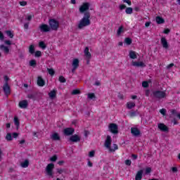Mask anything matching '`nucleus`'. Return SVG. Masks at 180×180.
Segmentation results:
<instances>
[{
    "instance_id": "obj_1",
    "label": "nucleus",
    "mask_w": 180,
    "mask_h": 180,
    "mask_svg": "<svg viewBox=\"0 0 180 180\" xmlns=\"http://www.w3.org/2000/svg\"><path fill=\"white\" fill-rule=\"evenodd\" d=\"M91 4L88 2L84 3L79 8L80 13H84L83 18L80 20L77 27L81 30L86 26H89L91 25V13L89 12V8Z\"/></svg>"
},
{
    "instance_id": "obj_2",
    "label": "nucleus",
    "mask_w": 180,
    "mask_h": 180,
    "mask_svg": "<svg viewBox=\"0 0 180 180\" xmlns=\"http://www.w3.org/2000/svg\"><path fill=\"white\" fill-rule=\"evenodd\" d=\"M104 146L110 153H115L116 150L119 149V146H117V144L116 143H114L112 144V146H112V137L109 135L107 136Z\"/></svg>"
},
{
    "instance_id": "obj_3",
    "label": "nucleus",
    "mask_w": 180,
    "mask_h": 180,
    "mask_svg": "<svg viewBox=\"0 0 180 180\" xmlns=\"http://www.w3.org/2000/svg\"><path fill=\"white\" fill-rule=\"evenodd\" d=\"M49 25L51 30L57 31L60 27V22L54 18H51L49 20Z\"/></svg>"
},
{
    "instance_id": "obj_4",
    "label": "nucleus",
    "mask_w": 180,
    "mask_h": 180,
    "mask_svg": "<svg viewBox=\"0 0 180 180\" xmlns=\"http://www.w3.org/2000/svg\"><path fill=\"white\" fill-rule=\"evenodd\" d=\"M152 95L156 99H164L167 96V93L161 90H156L153 91Z\"/></svg>"
},
{
    "instance_id": "obj_5",
    "label": "nucleus",
    "mask_w": 180,
    "mask_h": 180,
    "mask_svg": "<svg viewBox=\"0 0 180 180\" xmlns=\"http://www.w3.org/2000/svg\"><path fill=\"white\" fill-rule=\"evenodd\" d=\"M29 99L32 101H39L41 98V93L40 91H34L27 95Z\"/></svg>"
},
{
    "instance_id": "obj_6",
    "label": "nucleus",
    "mask_w": 180,
    "mask_h": 180,
    "mask_svg": "<svg viewBox=\"0 0 180 180\" xmlns=\"http://www.w3.org/2000/svg\"><path fill=\"white\" fill-rule=\"evenodd\" d=\"M53 169H54V164L49 163L46 168V174L49 176H51V178H54V176L53 175Z\"/></svg>"
},
{
    "instance_id": "obj_7",
    "label": "nucleus",
    "mask_w": 180,
    "mask_h": 180,
    "mask_svg": "<svg viewBox=\"0 0 180 180\" xmlns=\"http://www.w3.org/2000/svg\"><path fill=\"white\" fill-rule=\"evenodd\" d=\"M108 129L112 133V134H117L119 133V127H117V124L111 123L108 126Z\"/></svg>"
},
{
    "instance_id": "obj_8",
    "label": "nucleus",
    "mask_w": 180,
    "mask_h": 180,
    "mask_svg": "<svg viewBox=\"0 0 180 180\" xmlns=\"http://www.w3.org/2000/svg\"><path fill=\"white\" fill-rule=\"evenodd\" d=\"M39 30L42 33H48V32L51 31V29L50 28V25L47 24H41L39 25Z\"/></svg>"
},
{
    "instance_id": "obj_9",
    "label": "nucleus",
    "mask_w": 180,
    "mask_h": 180,
    "mask_svg": "<svg viewBox=\"0 0 180 180\" xmlns=\"http://www.w3.org/2000/svg\"><path fill=\"white\" fill-rule=\"evenodd\" d=\"M158 129L164 133H168L169 131V128H168L164 123H159L158 124Z\"/></svg>"
},
{
    "instance_id": "obj_10",
    "label": "nucleus",
    "mask_w": 180,
    "mask_h": 180,
    "mask_svg": "<svg viewBox=\"0 0 180 180\" xmlns=\"http://www.w3.org/2000/svg\"><path fill=\"white\" fill-rule=\"evenodd\" d=\"M3 91L5 95L11 94V86H9V83L5 82L4 85L3 86Z\"/></svg>"
},
{
    "instance_id": "obj_11",
    "label": "nucleus",
    "mask_w": 180,
    "mask_h": 180,
    "mask_svg": "<svg viewBox=\"0 0 180 180\" xmlns=\"http://www.w3.org/2000/svg\"><path fill=\"white\" fill-rule=\"evenodd\" d=\"M160 43L163 49H165L166 50L169 49V45H168V41H167V39L165 38V37H162L161 38Z\"/></svg>"
},
{
    "instance_id": "obj_12",
    "label": "nucleus",
    "mask_w": 180,
    "mask_h": 180,
    "mask_svg": "<svg viewBox=\"0 0 180 180\" xmlns=\"http://www.w3.org/2000/svg\"><path fill=\"white\" fill-rule=\"evenodd\" d=\"M131 133L135 137H139V136L141 134V133L140 132V130L137 127L131 128Z\"/></svg>"
},
{
    "instance_id": "obj_13",
    "label": "nucleus",
    "mask_w": 180,
    "mask_h": 180,
    "mask_svg": "<svg viewBox=\"0 0 180 180\" xmlns=\"http://www.w3.org/2000/svg\"><path fill=\"white\" fill-rule=\"evenodd\" d=\"M75 129L73 128H65L63 130V133L65 136H71V134H74Z\"/></svg>"
},
{
    "instance_id": "obj_14",
    "label": "nucleus",
    "mask_w": 180,
    "mask_h": 180,
    "mask_svg": "<svg viewBox=\"0 0 180 180\" xmlns=\"http://www.w3.org/2000/svg\"><path fill=\"white\" fill-rule=\"evenodd\" d=\"M37 84L38 86H44L46 85V81L41 77V76H39L37 77Z\"/></svg>"
},
{
    "instance_id": "obj_15",
    "label": "nucleus",
    "mask_w": 180,
    "mask_h": 180,
    "mask_svg": "<svg viewBox=\"0 0 180 180\" xmlns=\"http://www.w3.org/2000/svg\"><path fill=\"white\" fill-rule=\"evenodd\" d=\"M132 65L134 67H141V68H144L146 67V65L143 62H137V61H132Z\"/></svg>"
},
{
    "instance_id": "obj_16",
    "label": "nucleus",
    "mask_w": 180,
    "mask_h": 180,
    "mask_svg": "<svg viewBox=\"0 0 180 180\" xmlns=\"http://www.w3.org/2000/svg\"><path fill=\"white\" fill-rule=\"evenodd\" d=\"M70 140L73 143H77V141H81V137L77 134H75L70 138Z\"/></svg>"
},
{
    "instance_id": "obj_17",
    "label": "nucleus",
    "mask_w": 180,
    "mask_h": 180,
    "mask_svg": "<svg viewBox=\"0 0 180 180\" xmlns=\"http://www.w3.org/2000/svg\"><path fill=\"white\" fill-rule=\"evenodd\" d=\"M50 99H56L57 98V90L53 89L49 93Z\"/></svg>"
},
{
    "instance_id": "obj_18",
    "label": "nucleus",
    "mask_w": 180,
    "mask_h": 180,
    "mask_svg": "<svg viewBox=\"0 0 180 180\" xmlns=\"http://www.w3.org/2000/svg\"><path fill=\"white\" fill-rule=\"evenodd\" d=\"M84 56L86 59L91 60V58H92V55L89 53V48L88 46L84 49Z\"/></svg>"
},
{
    "instance_id": "obj_19",
    "label": "nucleus",
    "mask_w": 180,
    "mask_h": 180,
    "mask_svg": "<svg viewBox=\"0 0 180 180\" xmlns=\"http://www.w3.org/2000/svg\"><path fill=\"white\" fill-rule=\"evenodd\" d=\"M0 50L1 51H4V53H5V54H9V47H8L4 44L0 45Z\"/></svg>"
},
{
    "instance_id": "obj_20",
    "label": "nucleus",
    "mask_w": 180,
    "mask_h": 180,
    "mask_svg": "<svg viewBox=\"0 0 180 180\" xmlns=\"http://www.w3.org/2000/svg\"><path fill=\"white\" fill-rule=\"evenodd\" d=\"M27 101L26 100H23L22 101H20L19 103V106L22 108V109H26V108H27Z\"/></svg>"
},
{
    "instance_id": "obj_21",
    "label": "nucleus",
    "mask_w": 180,
    "mask_h": 180,
    "mask_svg": "<svg viewBox=\"0 0 180 180\" xmlns=\"http://www.w3.org/2000/svg\"><path fill=\"white\" fill-rule=\"evenodd\" d=\"M72 65L75 68H78V67H79V60L78 58L73 59V61L72 63Z\"/></svg>"
},
{
    "instance_id": "obj_22",
    "label": "nucleus",
    "mask_w": 180,
    "mask_h": 180,
    "mask_svg": "<svg viewBox=\"0 0 180 180\" xmlns=\"http://www.w3.org/2000/svg\"><path fill=\"white\" fill-rule=\"evenodd\" d=\"M156 23H158V25H162V23H165V20H164L161 16H157Z\"/></svg>"
},
{
    "instance_id": "obj_23",
    "label": "nucleus",
    "mask_w": 180,
    "mask_h": 180,
    "mask_svg": "<svg viewBox=\"0 0 180 180\" xmlns=\"http://www.w3.org/2000/svg\"><path fill=\"white\" fill-rule=\"evenodd\" d=\"M143 178V169L139 170L136 175L135 179L136 180H141Z\"/></svg>"
},
{
    "instance_id": "obj_24",
    "label": "nucleus",
    "mask_w": 180,
    "mask_h": 180,
    "mask_svg": "<svg viewBox=\"0 0 180 180\" xmlns=\"http://www.w3.org/2000/svg\"><path fill=\"white\" fill-rule=\"evenodd\" d=\"M129 58H131V60H136V58H137V54H136V51H129Z\"/></svg>"
},
{
    "instance_id": "obj_25",
    "label": "nucleus",
    "mask_w": 180,
    "mask_h": 180,
    "mask_svg": "<svg viewBox=\"0 0 180 180\" xmlns=\"http://www.w3.org/2000/svg\"><path fill=\"white\" fill-rule=\"evenodd\" d=\"M51 139H52V140H60V135L57 133H53L51 135Z\"/></svg>"
},
{
    "instance_id": "obj_26",
    "label": "nucleus",
    "mask_w": 180,
    "mask_h": 180,
    "mask_svg": "<svg viewBox=\"0 0 180 180\" xmlns=\"http://www.w3.org/2000/svg\"><path fill=\"white\" fill-rule=\"evenodd\" d=\"M124 42L125 43V44H127V46H130V44L133 43V40L130 37H127L124 39Z\"/></svg>"
},
{
    "instance_id": "obj_27",
    "label": "nucleus",
    "mask_w": 180,
    "mask_h": 180,
    "mask_svg": "<svg viewBox=\"0 0 180 180\" xmlns=\"http://www.w3.org/2000/svg\"><path fill=\"white\" fill-rule=\"evenodd\" d=\"M134 106H136V103H134V102H128L127 103V108L128 109H133V108H134Z\"/></svg>"
},
{
    "instance_id": "obj_28",
    "label": "nucleus",
    "mask_w": 180,
    "mask_h": 180,
    "mask_svg": "<svg viewBox=\"0 0 180 180\" xmlns=\"http://www.w3.org/2000/svg\"><path fill=\"white\" fill-rule=\"evenodd\" d=\"M22 168H27L29 167V160H25L24 162H21Z\"/></svg>"
},
{
    "instance_id": "obj_29",
    "label": "nucleus",
    "mask_w": 180,
    "mask_h": 180,
    "mask_svg": "<svg viewBox=\"0 0 180 180\" xmlns=\"http://www.w3.org/2000/svg\"><path fill=\"white\" fill-rule=\"evenodd\" d=\"M125 13H127V15H131V13H133V8L131 7L126 8Z\"/></svg>"
},
{
    "instance_id": "obj_30",
    "label": "nucleus",
    "mask_w": 180,
    "mask_h": 180,
    "mask_svg": "<svg viewBox=\"0 0 180 180\" xmlns=\"http://www.w3.org/2000/svg\"><path fill=\"white\" fill-rule=\"evenodd\" d=\"M37 65V62L36 61V60L32 59L30 61V67H33L34 68V67H36Z\"/></svg>"
},
{
    "instance_id": "obj_31",
    "label": "nucleus",
    "mask_w": 180,
    "mask_h": 180,
    "mask_svg": "<svg viewBox=\"0 0 180 180\" xmlns=\"http://www.w3.org/2000/svg\"><path fill=\"white\" fill-rule=\"evenodd\" d=\"M34 45L31 44L29 47V53H31L32 55L34 54Z\"/></svg>"
},
{
    "instance_id": "obj_32",
    "label": "nucleus",
    "mask_w": 180,
    "mask_h": 180,
    "mask_svg": "<svg viewBox=\"0 0 180 180\" xmlns=\"http://www.w3.org/2000/svg\"><path fill=\"white\" fill-rule=\"evenodd\" d=\"M123 32H124V30H123V26H120L118 28V30H117V36H120V34H122V33H123Z\"/></svg>"
},
{
    "instance_id": "obj_33",
    "label": "nucleus",
    "mask_w": 180,
    "mask_h": 180,
    "mask_svg": "<svg viewBox=\"0 0 180 180\" xmlns=\"http://www.w3.org/2000/svg\"><path fill=\"white\" fill-rule=\"evenodd\" d=\"M47 71L51 77H53L56 74V71L53 68H47Z\"/></svg>"
},
{
    "instance_id": "obj_34",
    "label": "nucleus",
    "mask_w": 180,
    "mask_h": 180,
    "mask_svg": "<svg viewBox=\"0 0 180 180\" xmlns=\"http://www.w3.org/2000/svg\"><path fill=\"white\" fill-rule=\"evenodd\" d=\"M58 81L61 83V84H64L65 82H67V79H65V77H64V76L61 75L59 77Z\"/></svg>"
},
{
    "instance_id": "obj_35",
    "label": "nucleus",
    "mask_w": 180,
    "mask_h": 180,
    "mask_svg": "<svg viewBox=\"0 0 180 180\" xmlns=\"http://www.w3.org/2000/svg\"><path fill=\"white\" fill-rule=\"evenodd\" d=\"M6 33L7 36H8V37H10V39H13V32H12V31L6 30Z\"/></svg>"
},
{
    "instance_id": "obj_36",
    "label": "nucleus",
    "mask_w": 180,
    "mask_h": 180,
    "mask_svg": "<svg viewBox=\"0 0 180 180\" xmlns=\"http://www.w3.org/2000/svg\"><path fill=\"white\" fill-rule=\"evenodd\" d=\"M151 173V167H146L144 169V174L145 175H148Z\"/></svg>"
},
{
    "instance_id": "obj_37",
    "label": "nucleus",
    "mask_w": 180,
    "mask_h": 180,
    "mask_svg": "<svg viewBox=\"0 0 180 180\" xmlns=\"http://www.w3.org/2000/svg\"><path fill=\"white\" fill-rule=\"evenodd\" d=\"M39 47H41V49H42L43 50H44L46 49V47H47V46H46V44L44 43V41H41L39 44Z\"/></svg>"
},
{
    "instance_id": "obj_38",
    "label": "nucleus",
    "mask_w": 180,
    "mask_h": 180,
    "mask_svg": "<svg viewBox=\"0 0 180 180\" xmlns=\"http://www.w3.org/2000/svg\"><path fill=\"white\" fill-rule=\"evenodd\" d=\"M14 123L15 124V126H17V127H19V124H20V122H19V118H18V117H14Z\"/></svg>"
},
{
    "instance_id": "obj_39",
    "label": "nucleus",
    "mask_w": 180,
    "mask_h": 180,
    "mask_svg": "<svg viewBox=\"0 0 180 180\" xmlns=\"http://www.w3.org/2000/svg\"><path fill=\"white\" fill-rule=\"evenodd\" d=\"M6 140H7V141H11L12 140V134L11 133H8L6 136Z\"/></svg>"
},
{
    "instance_id": "obj_40",
    "label": "nucleus",
    "mask_w": 180,
    "mask_h": 180,
    "mask_svg": "<svg viewBox=\"0 0 180 180\" xmlns=\"http://www.w3.org/2000/svg\"><path fill=\"white\" fill-rule=\"evenodd\" d=\"M88 98H89V99H95L96 98V96H95V94L89 93L88 94Z\"/></svg>"
},
{
    "instance_id": "obj_41",
    "label": "nucleus",
    "mask_w": 180,
    "mask_h": 180,
    "mask_svg": "<svg viewBox=\"0 0 180 180\" xmlns=\"http://www.w3.org/2000/svg\"><path fill=\"white\" fill-rule=\"evenodd\" d=\"M81 94V91L78 89H75L72 91V95H79Z\"/></svg>"
},
{
    "instance_id": "obj_42",
    "label": "nucleus",
    "mask_w": 180,
    "mask_h": 180,
    "mask_svg": "<svg viewBox=\"0 0 180 180\" xmlns=\"http://www.w3.org/2000/svg\"><path fill=\"white\" fill-rule=\"evenodd\" d=\"M34 57L39 58L41 56V51H37L36 52H34Z\"/></svg>"
},
{
    "instance_id": "obj_43",
    "label": "nucleus",
    "mask_w": 180,
    "mask_h": 180,
    "mask_svg": "<svg viewBox=\"0 0 180 180\" xmlns=\"http://www.w3.org/2000/svg\"><path fill=\"white\" fill-rule=\"evenodd\" d=\"M142 86H143V88H148V82L143 81L142 82Z\"/></svg>"
},
{
    "instance_id": "obj_44",
    "label": "nucleus",
    "mask_w": 180,
    "mask_h": 180,
    "mask_svg": "<svg viewBox=\"0 0 180 180\" xmlns=\"http://www.w3.org/2000/svg\"><path fill=\"white\" fill-rule=\"evenodd\" d=\"M95 156V150H91L89 153V157L90 158H92L93 157Z\"/></svg>"
},
{
    "instance_id": "obj_45",
    "label": "nucleus",
    "mask_w": 180,
    "mask_h": 180,
    "mask_svg": "<svg viewBox=\"0 0 180 180\" xmlns=\"http://www.w3.org/2000/svg\"><path fill=\"white\" fill-rule=\"evenodd\" d=\"M50 161H51L52 162L57 161V155H55L51 157Z\"/></svg>"
},
{
    "instance_id": "obj_46",
    "label": "nucleus",
    "mask_w": 180,
    "mask_h": 180,
    "mask_svg": "<svg viewBox=\"0 0 180 180\" xmlns=\"http://www.w3.org/2000/svg\"><path fill=\"white\" fill-rule=\"evenodd\" d=\"M58 174H64V172H65V169H56Z\"/></svg>"
},
{
    "instance_id": "obj_47",
    "label": "nucleus",
    "mask_w": 180,
    "mask_h": 180,
    "mask_svg": "<svg viewBox=\"0 0 180 180\" xmlns=\"http://www.w3.org/2000/svg\"><path fill=\"white\" fill-rule=\"evenodd\" d=\"M134 11H135V12H140L141 11V6H135Z\"/></svg>"
},
{
    "instance_id": "obj_48",
    "label": "nucleus",
    "mask_w": 180,
    "mask_h": 180,
    "mask_svg": "<svg viewBox=\"0 0 180 180\" xmlns=\"http://www.w3.org/2000/svg\"><path fill=\"white\" fill-rule=\"evenodd\" d=\"M120 11H123L124 9H126V5L125 4H120L119 6Z\"/></svg>"
},
{
    "instance_id": "obj_49",
    "label": "nucleus",
    "mask_w": 180,
    "mask_h": 180,
    "mask_svg": "<svg viewBox=\"0 0 180 180\" xmlns=\"http://www.w3.org/2000/svg\"><path fill=\"white\" fill-rule=\"evenodd\" d=\"M170 32H171V30L168 28L165 29V30L163 31V33L165 34H169Z\"/></svg>"
},
{
    "instance_id": "obj_50",
    "label": "nucleus",
    "mask_w": 180,
    "mask_h": 180,
    "mask_svg": "<svg viewBox=\"0 0 180 180\" xmlns=\"http://www.w3.org/2000/svg\"><path fill=\"white\" fill-rule=\"evenodd\" d=\"M20 6H26L27 5V2L25 1H20Z\"/></svg>"
},
{
    "instance_id": "obj_51",
    "label": "nucleus",
    "mask_w": 180,
    "mask_h": 180,
    "mask_svg": "<svg viewBox=\"0 0 180 180\" xmlns=\"http://www.w3.org/2000/svg\"><path fill=\"white\" fill-rule=\"evenodd\" d=\"M122 1L125 4H127V5H129V6H131V1H130V0H122Z\"/></svg>"
},
{
    "instance_id": "obj_52",
    "label": "nucleus",
    "mask_w": 180,
    "mask_h": 180,
    "mask_svg": "<svg viewBox=\"0 0 180 180\" xmlns=\"http://www.w3.org/2000/svg\"><path fill=\"white\" fill-rule=\"evenodd\" d=\"M5 39V36H4V33L0 31V40L2 41Z\"/></svg>"
},
{
    "instance_id": "obj_53",
    "label": "nucleus",
    "mask_w": 180,
    "mask_h": 180,
    "mask_svg": "<svg viewBox=\"0 0 180 180\" xmlns=\"http://www.w3.org/2000/svg\"><path fill=\"white\" fill-rule=\"evenodd\" d=\"M125 164L127 165H131V160H125Z\"/></svg>"
},
{
    "instance_id": "obj_54",
    "label": "nucleus",
    "mask_w": 180,
    "mask_h": 180,
    "mask_svg": "<svg viewBox=\"0 0 180 180\" xmlns=\"http://www.w3.org/2000/svg\"><path fill=\"white\" fill-rule=\"evenodd\" d=\"M24 29H26V30L29 29V22H26L24 24Z\"/></svg>"
},
{
    "instance_id": "obj_55",
    "label": "nucleus",
    "mask_w": 180,
    "mask_h": 180,
    "mask_svg": "<svg viewBox=\"0 0 180 180\" xmlns=\"http://www.w3.org/2000/svg\"><path fill=\"white\" fill-rule=\"evenodd\" d=\"M160 113H167V110L165 108H162L160 110Z\"/></svg>"
},
{
    "instance_id": "obj_56",
    "label": "nucleus",
    "mask_w": 180,
    "mask_h": 180,
    "mask_svg": "<svg viewBox=\"0 0 180 180\" xmlns=\"http://www.w3.org/2000/svg\"><path fill=\"white\" fill-rule=\"evenodd\" d=\"M174 67V63H170L167 66V70H170V68H172Z\"/></svg>"
},
{
    "instance_id": "obj_57",
    "label": "nucleus",
    "mask_w": 180,
    "mask_h": 180,
    "mask_svg": "<svg viewBox=\"0 0 180 180\" xmlns=\"http://www.w3.org/2000/svg\"><path fill=\"white\" fill-rule=\"evenodd\" d=\"M5 44H7V46H11V44H12V42L9 40H6Z\"/></svg>"
},
{
    "instance_id": "obj_58",
    "label": "nucleus",
    "mask_w": 180,
    "mask_h": 180,
    "mask_svg": "<svg viewBox=\"0 0 180 180\" xmlns=\"http://www.w3.org/2000/svg\"><path fill=\"white\" fill-rule=\"evenodd\" d=\"M172 172H178V168L174 167H172Z\"/></svg>"
},
{
    "instance_id": "obj_59",
    "label": "nucleus",
    "mask_w": 180,
    "mask_h": 180,
    "mask_svg": "<svg viewBox=\"0 0 180 180\" xmlns=\"http://www.w3.org/2000/svg\"><path fill=\"white\" fill-rule=\"evenodd\" d=\"M118 96L119 99H123V98H124L123 94H122L120 93H118V96Z\"/></svg>"
},
{
    "instance_id": "obj_60",
    "label": "nucleus",
    "mask_w": 180,
    "mask_h": 180,
    "mask_svg": "<svg viewBox=\"0 0 180 180\" xmlns=\"http://www.w3.org/2000/svg\"><path fill=\"white\" fill-rule=\"evenodd\" d=\"M151 25V22H146L145 23V27H148Z\"/></svg>"
},
{
    "instance_id": "obj_61",
    "label": "nucleus",
    "mask_w": 180,
    "mask_h": 180,
    "mask_svg": "<svg viewBox=\"0 0 180 180\" xmlns=\"http://www.w3.org/2000/svg\"><path fill=\"white\" fill-rule=\"evenodd\" d=\"M169 113H176V110H175V109L169 110Z\"/></svg>"
},
{
    "instance_id": "obj_62",
    "label": "nucleus",
    "mask_w": 180,
    "mask_h": 180,
    "mask_svg": "<svg viewBox=\"0 0 180 180\" xmlns=\"http://www.w3.org/2000/svg\"><path fill=\"white\" fill-rule=\"evenodd\" d=\"M4 81H6V82H8V81H9V77L7 75L4 76Z\"/></svg>"
},
{
    "instance_id": "obj_63",
    "label": "nucleus",
    "mask_w": 180,
    "mask_h": 180,
    "mask_svg": "<svg viewBox=\"0 0 180 180\" xmlns=\"http://www.w3.org/2000/svg\"><path fill=\"white\" fill-rule=\"evenodd\" d=\"M27 20H28V21L32 20V15H30L27 16Z\"/></svg>"
},
{
    "instance_id": "obj_64",
    "label": "nucleus",
    "mask_w": 180,
    "mask_h": 180,
    "mask_svg": "<svg viewBox=\"0 0 180 180\" xmlns=\"http://www.w3.org/2000/svg\"><path fill=\"white\" fill-rule=\"evenodd\" d=\"M146 95L147 96H150V90H146Z\"/></svg>"
}]
</instances>
